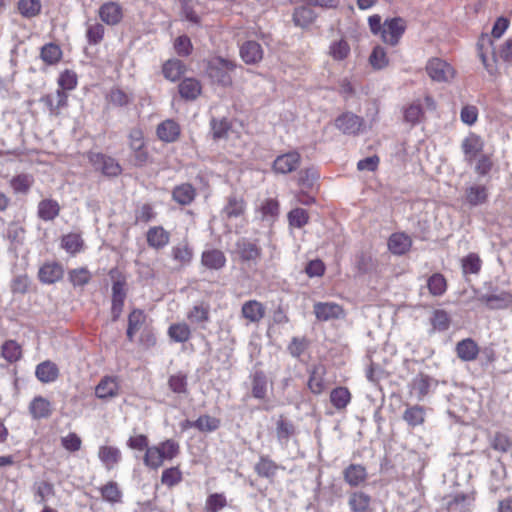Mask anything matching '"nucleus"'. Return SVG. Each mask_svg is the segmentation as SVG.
Wrapping results in <instances>:
<instances>
[{"mask_svg": "<svg viewBox=\"0 0 512 512\" xmlns=\"http://www.w3.org/2000/svg\"><path fill=\"white\" fill-rule=\"evenodd\" d=\"M99 18L109 26L119 24L123 18L121 5L114 1L103 3L98 10Z\"/></svg>", "mask_w": 512, "mask_h": 512, "instance_id": "nucleus-6", "label": "nucleus"}, {"mask_svg": "<svg viewBox=\"0 0 512 512\" xmlns=\"http://www.w3.org/2000/svg\"><path fill=\"white\" fill-rule=\"evenodd\" d=\"M318 178L319 174L317 170L314 168H307L299 172L298 184L304 189H311Z\"/></svg>", "mask_w": 512, "mask_h": 512, "instance_id": "nucleus-60", "label": "nucleus"}, {"mask_svg": "<svg viewBox=\"0 0 512 512\" xmlns=\"http://www.w3.org/2000/svg\"><path fill=\"white\" fill-rule=\"evenodd\" d=\"M33 184V177L28 174H20L13 177L10 185L15 193L27 194Z\"/></svg>", "mask_w": 512, "mask_h": 512, "instance_id": "nucleus-51", "label": "nucleus"}, {"mask_svg": "<svg viewBox=\"0 0 512 512\" xmlns=\"http://www.w3.org/2000/svg\"><path fill=\"white\" fill-rule=\"evenodd\" d=\"M157 135L162 141L173 142L180 135V127L173 120H165L158 125Z\"/></svg>", "mask_w": 512, "mask_h": 512, "instance_id": "nucleus-30", "label": "nucleus"}, {"mask_svg": "<svg viewBox=\"0 0 512 512\" xmlns=\"http://www.w3.org/2000/svg\"><path fill=\"white\" fill-rule=\"evenodd\" d=\"M363 125V118L351 112L343 113L335 119L336 128L346 135L358 134L361 131Z\"/></svg>", "mask_w": 512, "mask_h": 512, "instance_id": "nucleus-5", "label": "nucleus"}, {"mask_svg": "<svg viewBox=\"0 0 512 512\" xmlns=\"http://www.w3.org/2000/svg\"><path fill=\"white\" fill-rule=\"evenodd\" d=\"M313 308L316 318L320 321L338 319L343 314L342 307L332 302H317Z\"/></svg>", "mask_w": 512, "mask_h": 512, "instance_id": "nucleus-11", "label": "nucleus"}, {"mask_svg": "<svg viewBox=\"0 0 512 512\" xmlns=\"http://www.w3.org/2000/svg\"><path fill=\"white\" fill-rule=\"evenodd\" d=\"M478 300L490 309H505L512 303V295L505 291L498 294H481Z\"/></svg>", "mask_w": 512, "mask_h": 512, "instance_id": "nucleus-17", "label": "nucleus"}, {"mask_svg": "<svg viewBox=\"0 0 512 512\" xmlns=\"http://www.w3.org/2000/svg\"><path fill=\"white\" fill-rule=\"evenodd\" d=\"M40 56L45 63L53 65L61 59L62 51L58 45L48 43L41 48Z\"/></svg>", "mask_w": 512, "mask_h": 512, "instance_id": "nucleus-49", "label": "nucleus"}, {"mask_svg": "<svg viewBox=\"0 0 512 512\" xmlns=\"http://www.w3.org/2000/svg\"><path fill=\"white\" fill-rule=\"evenodd\" d=\"M350 53V46L344 39L334 41L329 47V54L334 60H344Z\"/></svg>", "mask_w": 512, "mask_h": 512, "instance_id": "nucleus-53", "label": "nucleus"}, {"mask_svg": "<svg viewBox=\"0 0 512 512\" xmlns=\"http://www.w3.org/2000/svg\"><path fill=\"white\" fill-rule=\"evenodd\" d=\"M426 71L429 77L436 82H448L454 77L453 67L440 58H433L428 61Z\"/></svg>", "mask_w": 512, "mask_h": 512, "instance_id": "nucleus-4", "label": "nucleus"}, {"mask_svg": "<svg viewBox=\"0 0 512 512\" xmlns=\"http://www.w3.org/2000/svg\"><path fill=\"white\" fill-rule=\"evenodd\" d=\"M18 9L23 16L31 18L39 14L41 4L39 0H20Z\"/></svg>", "mask_w": 512, "mask_h": 512, "instance_id": "nucleus-61", "label": "nucleus"}, {"mask_svg": "<svg viewBox=\"0 0 512 512\" xmlns=\"http://www.w3.org/2000/svg\"><path fill=\"white\" fill-rule=\"evenodd\" d=\"M466 201L471 206H478L486 202L488 194L485 186L474 185L466 189Z\"/></svg>", "mask_w": 512, "mask_h": 512, "instance_id": "nucleus-41", "label": "nucleus"}, {"mask_svg": "<svg viewBox=\"0 0 512 512\" xmlns=\"http://www.w3.org/2000/svg\"><path fill=\"white\" fill-rule=\"evenodd\" d=\"M288 222L291 227L302 228L309 222L308 212L303 208L292 209L288 215Z\"/></svg>", "mask_w": 512, "mask_h": 512, "instance_id": "nucleus-54", "label": "nucleus"}, {"mask_svg": "<svg viewBox=\"0 0 512 512\" xmlns=\"http://www.w3.org/2000/svg\"><path fill=\"white\" fill-rule=\"evenodd\" d=\"M267 392V379L262 371H256L252 376V395L257 399H263Z\"/></svg>", "mask_w": 512, "mask_h": 512, "instance_id": "nucleus-47", "label": "nucleus"}, {"mask_svg": "<svg viewBox=\"0 0 512 512\" xmlns=\"http://www.w3.org/2000/svg\"><path fill=\"white\" fill-rule=\"evenodd\" d=\"M52 411L50 401L42 396L34 397L29 404V412L35 420L50 417Z\"/></svg>", "mask_w": 512, "mask_h": 512, "instance_id": "nucleus-21", "label": "nucleus"}, {"mask_svg": "<svg viewBox=\"0 0 512 512\" xmlns=\"http://www.w3.org/2000/svg\"><path fill=\"white\" fill-rule=\"evenodd\" d=\"M168 335L173 341L184 343L190 339L191 331L186 323H175L169 327Z\"/></svg>", "mask_w": 512, "mask_h": 512, "instance_id": "nucleus-45", "label": "nucleus"}, {"mask_svg": "<svg viewBox=\"0 0 512 512\" xmlns=\"http://www.w3.org/2000/svg\"><path fill=\"white\" fill-rule=\"evenodd\" d=\"M366 468L360 464H350L343 470V478L352 487L360 486L367 479Z\"/></svg>", "mask_w": 512, "mask_h": 512, "instance_id": "nucleus-18", "label": "nucleus"}, {"mask_svg": "<svg viewBox=\"0 0 512 512\" xmlns=\"http://www.w3.org/2000/svg\"><path fill=\"white\" fill-rule=\"evenodd\" d=\"M260 211L263 220L274 221L279 214V203L275 199H267L262 203Z\"/></svg>", "mask_w": 512, "mask_h": 512, "instance_id": "nucleus-58", "label": "nucleus"}, {"mask_svg": "<svg viewBox=\"0 0 512 512\" xmlns=\"http://www.w3.org/2000/svg\"><path fill=\"white\" fill-rule=\"evenodd\" d=\"M34 499L37 504L46 505L49 498L55 494L53 484L47 481H38L33 485Z\"/></svg>", "mask_w": 512, "mask_h": 512, "instance_id": "nucleus-34", "label": "nucleus"}, {"mask_svg": "<svg viewBox=\"0 0 512 512\" xmlns=\"http://www.w3.org/2000/svg\"><path fill=\"white\" fill-rule=\"evenodd\" d=\"M301 156L298 152L292 151L279 155L273 163V169L277 173L287 174L295 169L300 164Z\"/></svg>", "mask_w": 512, "mask_h": 512, "instance_id": "nucleus-8", "label": "nucleus"}, {"mask_svg": "<svg viewBox=\"0 0 512 512\" xmlns=\"http://www.w3.org/2000/svg\"><path fill=\"white\" fill-rule=\"evenodd\" d=\"M146 239L149 247L159 250L168 245L170 233L162 226H154L148 229Z\"/></svg>", "mask_w": 512, "mask_h": 512, "instance_id": "nucleus-16", "label": "nucleus"}, {"mask_svg": "<svg viewBox=\"0 0 512 512\" xmlns=\"http://www.w3.org/2000/svg\"><path fill=\"white\" fill-rule=\"evenodd\" d=\"M246 211V202L242 196L231 194L227 197L225 206L221 214L223 218L234 219L244 215Z\"/></svg>", "mask_w": 512, "mask_h": 512, "instance_id": "nucleus-9", "label": "nucleus"}, {"mask_svg": "<svg viewBox=\"0 0 512 512\" xmlns=\"http://www.w3.org/2000/svg\"><path fill=\"white\" fill-rule=\"evenodd\" d=\"M105 28L100 23H89L87 22L86 37L87 41L91 45H97L104 37Z\"/></svg>", "mask_w": 512, "mask_h": 512, "instance_id": "nucleus-57", "label": "nucleus"}, {"mask_svg": "<svg viewBox=\"0 0 512 512\" xmlns=\"http://www.w3.org/2000/svg\"><path fill=\"white\" fill-rule=\"evenodd\" d=\"M156 446L159 448L164 461L172 460L179 453V444L172 439L163 441L159 445H156Z\"/></svg>", "mask_w": 512, "mask_h": 512, "instance_id": "nucleus-62", "label": "nucleus"}, {"mask_svg": "<svg viewBox=\"0 0 512 512\" xmlns=\"http://www.w3.org/2000/svg\"><path fill=\"white\" fill-rule=\"evenodd\" d=\"M240 57L248 65L259 63L263 59L264 51L261 45L254 41L249 40L240 46Z\"/></svg>", "mask_w": 512, "mask_h": 512, "instance_id": "nucleus-10", "label": "nucleus"}, {"mask_svg": "<svg viewBox=\"0 0 512 512\" xmlns=\"http://www.w3.org/2000/svg\"><path fill=\"white\" fill-rule=\"evenodd\" d=\"M371 497L362 491L349 494L348 505L352 512H370Z\"/></svg>", "mask_w": 512, "mask_h": 512, "instance_id": "nucleus-25", "label": "nucleus"}, {"mask_svg": "<svg viewBox=\"0 0 512 512\" xmlns=\"http://www.w3.org/2000/svg\"><path fill=\"white\" fill-rule=\"evenodd\" d=\"M1 355L10 363L16 362L21 358V347L15 341H6L2 345Z\"/></svg>", "mask_w": 512, "mask_h": 512, "instance_id": "nucleus-56", "label": "nucleus"}, {"mask_svg": "<svg viewBox=\"0 0 512 512\" xmlns=\"http://www.w3.org/2000/svg\"><path fill=\"white\" fill-rule=\"evenodd\" d=\"M427 287L431 295L441 296L447 289L445 277L440 273H434L428 278Z\"/></svg>", "mask_w": 512, "mask_h": 512, "instance_id": "nucleus-48", "label": "nucleus"}, {"mask_svg": "<svg viewBox=\"0 0 512 512\" xmlns=\"http://www.w3.org/2000/svg\"><path fill=\"white\" fill-rule=\"evenodd\" d=\"M209 305L199 304L194 305L187 314V319L191 323L200 324L204 327V324L209 321Z\"/></svg>", "mask_w": 512, "mask_h": 512, "instance_id": "nucleus-44", "label": "nucleus"}, {"mask_svg": "<svg viewBox=\"0 0 512 512\" xmlns=\"http://www.w3.org/2000/svg\"><path fill=\"white\" fill-rule=\"evenodd\" d=\"M295 427L292 422L282 416L276 422V436L282 446H286L290 437L294 434Z\"/></svg>", "mask_w": 512, "mask_h": 512, "instance_id": "nucleus-39", "label": "nucleus"}, {"mask_svg": "<svg viewBox=\"0 0 512 512\" xmlns=\"http://www.w3.org/2000/svg\"><path fill=\"white\" fill-rule=\"evenodd\" d=\"M412 246V239L405 233H393L388 240V248L395 255H403Z\"/></svg>", "mask_w": 512, "mask_h": 512, "instance_id": "nucleus-20", "label": "nucleus"}, {"mask_svg": "<svg viewBox=\"0 0 512 512\" xmlns=\"http://www.w3.org/2000/svg\"><path fill=\"white\" fill-rule=\"evenodd\" d=\"M143 461L147 467L156 470L162 466L164 459L162 458L159 448L152 446L147 448Z\"/></svg>", "mask_w": 512, "mask_h": 512, "instance_id": "nucleus-55", "label": "nucleus"}, {"mask_svg": "<svg viewBox=\"0 0 512 512\" xmlns=\"http://www.w3.org/2000/svg\"><path fill=\"white\" fill-rule=\"evenodd\" d=\"M369 63L377 70L385 68L388 65L385 49L381 46H376L370 54Z\"/></svg>", "mask_w": 512, "mask_h": 512, "instance_id": "nucleus-59", "label": "nucleus"}, {"mask_svg": "<svg viewBox=\"0 0 512 512\" xmlns=\"http://www.w3.org/2000/svg\"><path fill=\"white\" fill-rule=\"evenodd\" d=\"M168 386L172 392L177 394L187 393V377L185 374L178 373L171 375L168 379Z\"/></svg>", "mask_w": 512, "mask_h": 512, "instance_id": "nucleus-63", "label": "nucleus"}, {"mask_svg": "<svg viewBox=\"0 0 512 512\" xmlns=\"http://www.w3.org/2000/svg\"><path fill=\"white\" fill-rule=\"evenodd\" d=\"M461 147L466 160L472 162L477 154L482 151L483 142L478 135L471 133L462 141Z\"/></svg>", "mask_w": 512, "mask_h": 512, "instance_id": "nucleus-24", "label": "nucleus"}, {"mask_svg": "<svg viewBox=\"0 0 512 512\" xmlns=\"http://www.w3.org/2000/svg\"><path fill=\"white\" fill-rule=\"evenodd\" d=\"M104 500L110 503H118L121 501L122 492L116 482L110 481L100 489Z\"/></svg>", "mask_w": 512, "mask_h": 512, "instance_id": "nucleus-52", "label": "nucleus"}, {"mask_svg": "<svg viewBox=\"0 0 512 512\" xmlns=\"http://www.w3.org/2000/svg\"><path fill=\"white\" fill-rule=\"evenodd\" d=\"M6 236L10 241V249L17 250L24 242L25 229L17 223H11L7 228Z\"/></svg>", "mask_w": 512, "mask_h": 512, "instance_id": "nucleus-42", "label": "nucleus"}, {"mask_svg": "<svg viewBox=\"0 0 512 512\" xmlns=\"http://www.w3.org/2000/svg\"><path fill=\"white\" fill-rule=\"evenodd\" d=\"M185 71V65L183 64L182 61L180 60H168L164 65H163V74L165 76V78L171 80V81H176L180 78V76L184 73Z\"/></svg>", "mask_w": 512, "mask_h": 512, "instance_id": "nucleus-46", "label": "nucleus"}, {"mask_svg": "<svg viewBox=\"0 0 512 512\" xmlns=\"http://www.w3.org/2000/svg\"><path fill=\"white\" fill-rule=\"evenodd\" d=\"M316 18L315 12L307 6H301L294 10L293 22L296 26L306 28L311 25Z\"/></svg>", "mask_w": 512, "mask_h": 512, "instance_id": "nucleus-38", "label": "nucleus"}, {"mask_svg": "<svg viewBox=\"0 0 512 512\" xmlns=\"http://www.w3.org/2000/svg\"><path fill=\"white\" fill-rule=\"evenodd\" d=\"M456 352L461 360L473 361L478 356L479 348L474 340L467 338L457 343Z\"/></svg>", "mask_w": 512, "mask_h": 512, "instance_id": "nucleus-27", "label": "nucleus"}, {"mask_svg": "<svg viewBox=\"0 0 512 512\" xmlns=\"http://www.w3.org/2000/svg\"><path fill=\"white\" fill-rule=\"evenodd\" d=\"M95 394L100 399H110L118 396L119 383L116 377L105 376L95 388Z\"/></svg>", "mask_w": 512, "mask_h": 512, "instance_id": "nucleus-15", "label": "nucleus"}, {"mask_svg": "<svg viewBox=\"0 0 512 512\" xmlns=\"http://www.w3.org/2000/svg\"><path fill=\"white\" fill-rule=\"evenodd\" d=\"M437 385V380L427 374L420 373L410 383L411 393L415 392L418 400H423Z\"/></svg>", "mask_w": 512, "mask_h": 512, "instance_id": "nucleus-7", "label": "nucleus"}, {"mask_svg": "<svg viewBox=\"0 0 512 512\" xmlns=\"http://www.w3.org/2000/svg\"><path fill=\"white\" fill-rule=\"evenodd\" d=\"M351 401V394L346 387H336L330 393V402L337 410H343Z\"/></svg>", "mask_w": 512, "mask_h": 512, "instance_id": "nucleus-40", "label": "nucleus"}, {"mask_svg": "<svg viewBox=\"0 0 512 512\" xmlns=\"http://www.w3.org/2000/svg\"><path fill=\"white\" fill-rule=\"evenodd\" d=\"M98 457L106 469H113L121 460V452L113 446H101L98 451Z\"/></svg>", "mask_w": 512, "mask_h": 512, "instance_id": "nucleus-29", "label": "nucleus"}, {"mask_svg": "<svg viewBox=\"0 0 512 512\" xmlns=\"http://www.w3.org/2000/svg\"><path fill=\"white\" fill-rule=\"evenodd\" d=\"M241 316L250 323H259L265 316V307L257 300H248L241 307Z\"/></svg>", "mask_w": 512, "mask_h": 512, "instance_id": "nucleus-13", "label": "nucleus"}, {"mask_svg": "<svg viewBox=\"0 0 512 512\" xmlns=\"http://www.w3.org/2000/svg\"><path fill=\"white\" fill-rule=\"evenodd\" d=\"M35 375L40 382L50 383L58 378L59 369L55 363L44 361L37 365Z\"/></svg>", "mask_w": 512, "mask_h": 512, "instance_id": "nucleus-26", "label": "nucleus"}, {"mask_svg": "<svg viewBox=\"0 0 512 512\" xmlns=\"http://www.w3.org/2000/svg\"><path fill=\"white\" fill-rule=\"evenodd\" d=\"M201 263L208 269L219 270L226 264V257L221 250L209 249L202 253Z\"/></svg>", "mask_w": 512, "mask_h": 512, "instance_id": "nucleus-22", "label": "nucleus"}, {"mask_svg": "<svg viewBox=\"0 0 512 512\" xmlns=\"http://www.w3.org/2000/svg\"><path fill=\"white\" fill-rule=\"evenodd\" d=\"M191 425L201 432H213L220 427V420L209 415H203L195 420Z\"/></svg>", "mask_w": 512, "mask_h": 512, "instance_id": "nucleus-50", "label": "nucleus"}, {"mask_svg": "<svg viewBox=\"0 0 512 512\" xmlns=\"http://www.w3.org/2000/svg\"><path fill=\"white\" fill-rule=\"evenodd\" d=\"M83 241L78 234H68L62 238V247L69 253L75 254L82 248Z\"/></svg>", "mask_w": 512, "mask_h": 512, "instance_id": "nucleus-64", "label": "nucleus"}, {"mask_svg": "<svg viewBox=\"0 0 512 512\" xmlns=\"http://www.w3.org/2000/svg\"><path fill=\"white\" fill-rule=\"evenodd\" d=\"M473 501V494H456L452 499L447 501V512H467Z\"/></svg>", "mask_w": 512, "mask_h": 512, "instance_id": "nucleus-32", "label": "nucleus"}, {"mask_svg": "<svg viewBox=\"0 0 512 512\" xmlns=\"http://www.w3.org/2000/svg\"><path fill=\"white\" fill-rule=\"evenodd\" d=\"M171 255L174 261L179 263L181 267L190 264L193 258V250L186 242H181L171 249Z\"/></svg>", "mask_w": 512, "mask_h": 512, "instance_id": "nucleus-35", "label": "nucleus"}, {"mask_svg": "<svg viewBox=\"0 0 512 512\" xmlns=\"http://www.w3.org/2000/svg\"><path fill=\"white\" fill-rule=\"evenodd\" d=\"M406 30V22L401 17L386 19L383 23L381 33L382 40L391 46L398 44L400 38Z\"/></svg>", "mask_w": 512, "mask_h": 512, "instance_id": "nucleus-2", "label": "nucleus"}, {"mask_svg": "<svg viewBox=\"0 0 512 512\" xmlns=\"http://www.w3.org/2000/svg\"><path fill=\"white\" fill-rule=\"evenodd\" d=\"M196 194V189L191 184L183 183L174 187L172 198L178 204L186 206L194 201Z\"/></svg>", "mask_w": 512, "mask_h": 512, "instance_id": "nucleus-23", "label": "nucleus"}, {"mask_svg": "<svg viewBox=\"0 0 512 512\" xmlns=\"http://www.w3.org/2000/svg\"><path fill=\"white\" fill-rule=\"evenodd\" d=\"M202 91L200 82L195 78H185L179 84V94L186 100H195Z\"/></svg>", "mask_w": 512, "mask_h": 512, "instance_id": "nucleus-28", "label": "nucleus"}, {"mask_svg": "<svg viewBox=\"0 0 512 512\" xmlns=\"http://www.w3.org/2000/svg\"><path fill=\"white\" fill-rule=\"evenodd\" d=\"M236 252L243 261H256L261 255V248L247 238L237 240Z\"/></svg>", "mask_w": 512, "mask_h": 512, "instance_id": "nucleus-12", "label": "nucleus"}, {"mask_svg": "<svg viewBox=\"0 0 512 512\" xmlns=\"http://www.w3.org/2000/svg\"><path fill=\"white\" fill-rule=\"evenodd\" d=\"M482 267V260L476 253H469L461 260V268L464 276L468 274H479Z\"/></svg>", "mask_w": 512, "mask_h": 512, "instance_id": "nucleus-43", "label": "nucleus"}, {"mask_svg": "<svg viewBox=\"0 0 512 512\" xmlns=\"http://www.w3.org/2000/svg\"><path fill=\"white\" fill-rule=\"evenodd\" d=\"M236 67V63L232 60L223 57H215L208 62L206 73L213 83L223 87H229L232 85L231 73Z\"/></svg>", "mask_w": 512, "mask_h": 512, "instance_id": "nucleus-1", "label": "nucleus"}, {"mask_svg": "<svg viewBox=\"0 0 512 512\" xmlns=\"http://www.w3.org/2000/svg\"><path fill=\"white\" fill-rule=\"evenodd\" d=\"M426 411L423 406L413 405L407 407L403 413V420L408 426L414 428L422 425L425 422Z\"/></svg>", "mask_w": 512, "mask_h": 512, "instance_id": "nucleus-33", "label": "nucleus"}, {"mask_svg": "<svg viewBox=\"0 0 512 512\" xmlns=\"http://www.w3.org/2000/svg\"><path fill=\"white\" fill-rule=\"evenodd\" d=\"M63 267L57 262H48L39 269V280L44 284H53L63 277Z\"/></svg>", "mask_w": 512, "mask_h": 512, "instance_id": "nucleus-14", "label": "nucleus"}, {"mask_svg": "<svg viewBox=\"0 0 512 512\" xmlns=\"http://www.w3.org/2000/svg\"><path fill=\"white\" fill-rule=\"evenodd\" d=\"M89 161L92 166L108 177H116L122 172L120 164L112 157L102 153H90Z\"/></svg>", "mask_w": 512, "mask_h": 512, "instance_id": "nucleus-3", "label": "nucleus"}, {"mask_svg": "<svg viewBox=\"0 0 512 512\" xmlns=\"http://www.w3.org/2000/svg\"><path fill=\"white\" fill-rule=\"evenodd\" d=\"M60 210V204L56 200L45 198L38 203L37 215L43 221H53L59 216Z\"/></svg>", "mask_w": 512, "mask_h": 512, "instance_id": "nucleus-19", "label": "nucleus"}, {"mask_svg": "<svg viewBox=\"0 0 512 512\" xmlns=\"http://www.w3.org/2000/svg\"><path fill=\"white\" fill-rule=\"evenodd\" d=\"M146 321L145 313L140 309H134L128 316V328L126 331L127 338L133 341L134 335L140 330Z\"/></svg>", "mask_w": 512, "mask_h": 512, "instance_id": "nucleus-36", "label": "nucleus"}, {"mask_svg": "<svg viewBox=\"0 0 512 512\" xmlns=\"http://www.w3.org/2000/svg\"><path fill=\"white\" fill-rule=\"evenodd\" d=\"M325 372V368L322 365H316L312 368L308 380V388L312 393L321 394L326 389L324 382Z\"/></svg>", "mask_w": 512, "mask_h": 512, "instance_id": "nucleus-31", "label": "nucleus"}, {"mask_svg": "<svg viewBox=\"0 0 512 512\" xmlns=\"http://www.w3.org/2000/svg\"><path fill=\"white\" fill-rule=\"evenodd\" d=\"M279 466L269 457L261 456L259 461L255 464L254 470L258 476L263 478H274Z\"/></svg>", "mask_w": 512, "mask_h": 512, "instance_id": "nucleus-37", "label": "nucleus"}]
</instances>
